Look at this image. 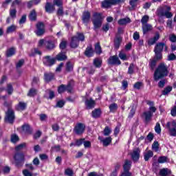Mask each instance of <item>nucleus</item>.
Returning a JSON list of instances; mask_svg holds the SVG:
<instances>
[{
	"mask_svg": "<svg viewBox=\"0 0 176 176\" xmlns=\"http://www.w3.org/2000/svg\"><path fill=\"white\" fill-rule=\"evenodd\" d=\"M8 94L10 96L13 93V86L11 84L7 85V89H6Z\"/></svg>",
	"mask_w": 176,
	"mask_h": 176,
	"instance_id": "864d4df0",
	"label": "nucleus"
},
{
	"mask_svg": "<svg viewBox=\"0 0 176 176\" xmlns=\"http://www.w3.org/2000/svg\"><path fill=\"white\" fill-rule=\"evenodd\" d=\"M176 60V56L174 54H170L168 56V61H174Z\"/></svg>",
	"mask_w": 176,
	"mask_h": 176,
	"instance_id": "774afa93",
	"label": "nucleus"
},
{
	"mask_svg": "<svg viewBox=\"0 0 176 176\" xmlns=\"http://www.w3.org/2000/svg\"><path fill=\"white\" fill-rule=\"evenodd\" d=\"M29 19L30 21H36V12L35 10H32L30 14H29Z\"/></svg>",
	"mask_w": 176,
	"mask_h": 176,
	"instance_id": "f704fd0d",
	"label": "nucleus"
},
{
	"mask_svg": "<svg viewBox=\"0 0 176 176\" xmlns=\"http://www.w3.org/2000/svg\"><path fill=\"white\" fill-rule=\"evenodd\" d=\"M74 70V65L71 61H68L66 63V71L67 72H71V71Z\"/></svg>",
	"mask_w": 176,
	"mask_h": 176,
	"instance_id": "ea45409f",
	"label": "nucleus"
},
{
	"mask_svg": "<svg viewBox=\"0 0 176 176\" xmlns=\"http://www.w3.org/2000/svg\"><path fill=\"white\" fill-rule=\"evenodd\" d=\"M173 90V87L168 86L164 88V89L162 91V96H167L168 93H170Z\"/></svg>",
	"mask_w": 176,
	"mask_h": 176,
	"instance_id": "79ce46f5",
	"label": "nucleus"
},
{
	"mask_svg": "<svg viewBox=\"0 0 176 176\" xmlns=\"http://www.w3.org/2000/svg\"><path fill=\"white\" fill-rule=\"evenodd\" d=\"M129 23H131V19H130V18H124L118 21V24L120 25H126V24H129Z\"/></svg>",
	"mask_w": 176,
	"mask_h": 176,
	"instance_id": "7c9ffc66",
	"label": "nucleus"
},
{
	"mask_svg": "<svg viewBox=\"0 0 176 176\" xmlns=\"http://www.w3.org/2000/svg\"><path fill=\"white\" fill-rule=\"evenodd\" d=\"M26 146H27L26 143L20 144L19 145L15 147V151L16 152H20V151H23V149H24V148H26Z\"/></svg>",
	"mask_w": 176,
	"mask_h": 176,
	"instance_id": "37998d69",
	"label": "nucleus"
},
{
	"mask_svg": "<svg viewBox=\"0 0 176 176\" xmlns=\"http://www.w3.org/2000/svg\"><path fill=\"white\" fill-rule=\"evenodd\" d=\"M109 108L110 109V112H116V111L118 110V104L116 103L111 104Z\"/></svg>",
	"mask_w": 176,
	"mask_h": 176,
	"instance_id": "a18cd8bd",
	"label": "nucleus"
},
{
	"mask_svg": "<svg viewBox=\"0 0 176 176\" xmlns=\"http://www.w3.org/2000/svg\"><path fill=\"white\" fill-rule=\"evenodd\" d=\"M168 76V67L167 65L164 64V63H161L158 67L156 68L153 78L155 82L160 80V79H163V78H166V76Z\"/></svg>",
	"mask_w": 176,
	"mask_h": 176,
	"instance_id": "f257e3e1",
	"label": "nucleus"
},
{
	"mask_svg": "<svg viewBox=\"0 0 176 176\" xmlns=\"http://www.w3.org/2000/svg\"><path fill=\"white\" fill-rule=\"evenodd\" d=\"M95 52L96 54H101V53H102V50H101V45H100V43H97L95 45Z\"/></svg>",
	"mask_w": 176,
	"mask_h": 176,
	"instance_id": "c03bdc74",
	"label": "nucleus"
},
{
	"mask_svg": "<svg viewBox=\"0 0 176 176\" xmlns=\"http://www.w3.org/2000/svg\"><path fill=\"white\" fill-rule=\"evenodd\" d=\"M152 148L155 152H157V151H159V142L155 141L152 145Z\"/></svg>",
	"mask_w": 176,
	"mask_h": 176,
	"instance_id": "052dcab7",
	"label": "nucleus"
},
{
	"mask_svg": "<svg viewBox=\"0 0 176 176\" xmlns=\"http://www.w3.org/2000/svg\"><path fill=\"white\" fill-rule=\"evenodd\" d=\"M28 96L29 97H34V96H36V89L32 88L31 89H30Z\"/></svg>",
	"mask_w": 176,
	"mask_h": 176,
	"instance_id": "3c124183",
	"label": "nucleus"
},
{
	"mask_svg": "<svg viewBox=\"0 0 176 176\" xmlns=\"http://www.w3.org/2000/svg\"><path fill=\"white\" fill-rule=\"evenodd\" d=\"M164 7H160L156 11V14L158 17H164Z\"/></svg>",
	"mask_w": 176,
	"mask_h": 176,
	"instance_id": "72a5a7b5",
	"label": "nucleus"
},
{
	"mask_svg": "<svg viewBox=\"0 0 176 176\" xmlns=\"http://www.w3.org/2000/svg\"><path fill=\"white\" fill-rule=\"evenodd\" d=\"M79 46V40L76 38V37H72V41L70 42V47L72 49H76Z\"/></svg>",
	"mask_w": 176,
	"mask_h": 176,
	"instance_id": "a211bd4d",
	"label": "nucleus"
},
{
	"mask_svg": "<svg viewBox=\"0 0 176 176\" xmlns=\"http://www.w3.org/2000/svg\"><path fill=\"white\" fill-rule=\"evenodd\" d=\"M85 69H87V73L89 74V75H93V74L96 72V69L93 66H91L90 67L82 68V71H85Z\"/></svg>",
	"mask_w": 176,
	"mask_h": 176,
	"instance_id": "a19ab883",
	"label": "nucleus"
},
{
	"mask_svg": "<svg viewBox=\"0 0 176 176\" xmlns=\"http://www.w3.org/2000/svg\"><path fill=\"white\" fill-rule=\"evenodd\" d=\"M24 63H25L24 59L19 60L16 65V68H21L22 65H24Z\"/></svg>",
	"mask_w": 176,
	"mask_h": 176,
	"instance_id": "338daca9",
	"label": "nucleus"
},
{
	"mask_svg": "<svg viewBox=\"0 0 176 176\" xmlns=\"http://www.w3.org/2000/svg\"><path fill=\"white\" fill-rule=\"evenodd\" d=\"M167 162V157L166 156H161L158 158V163L163 164Z\"/></svg>",
	"mask_w": 176,
	"mask_h": 176,
	"instance_id": "0e129e2a",
	"label": "nucleus"
},
{
	"mask_svg": "<svg viewBox=\"0 0 176 176\" xmlns=\"http://www.w3.org/2000/svg\"><path fill=\"white\" fill-rule=\"evenodd\" d=\"M90 19H91V13L87 10L84 11L82 15V23L87 25L89 24Z\"/></svg>",
	"mask_w": 176,
	"mask_h": 176,
	"instance_id": "ddd939ff",
	"label": "nucleus"
},
{
	"mask_svg": "<svg viewBox=\"0 0 176 176\" xmlns=\"http://www.w3.org/2000/svg\"><path fill=\"white\" fill-rule=\"evenodd\" d=\"M92 118L97 119L101 116V109H95L91 113Z\"/></svg>",
	"mask_w": 176,
	"mask_h": 176,
	"instance_id": "c756f323",
	"label": "nucleus"
},
{
	"mask_svg": "<svg viewBox=\"0 0 176 176\" xmlns=\"http://www.w3.org/2000/svg\"><path fill=\"white\" fill-rule=\"evenodd\" d=\"M59 47H60V49H61V50H64V49H66L67 48V41H62L59 45Z\"/></svg>",
	"mask_w": 176,
	"mask_h": 176,
	"instance_id": "680f3d73",
	"label": "nucleus"
},
{
	"mask_svg": "<svg viewBox=\"0 0 176 176\" xmlns=\"http://www.w3.org/2000/svg\"><path fill=\"white\" fill-rule=\"evenodd\" d=\"M167 52L168 47L165 43L160 42L157 43L154 47L155 56L157 60H162L163 58V50Z\"/></svg>",
	"mask_w": 176,
	"mask_h": 176,
	"instance_id": "f03ea898",
	"label": "nucleus"
},
{
	"mask_svg": "<svg viewBox=\"0 0 176 176\" xmlns=\"http://www.w3.org/2000/svg\"><path fill=\"white\" fill-rule=\"evenodd\" d=\"M128 74L129 75H133L134 74V64H130L129 69H128Z\"/></svg>",
	"mask_w": 176,
	"mask_h": 176,
	"instance_id": "4d7b16f0",
	"label": "nucleus"
},
{
	"mask_svg": "<svg viewBox=\"0 0 176 176\" xmlns=\"http://www.w3.org/2000/svg\"><path fill=\"white\" fill-rule=\"evenodd\" d=\"M140 153H141V150H140V148L133 149V152L130 153L131 158L134 163H137V162L140 160Z\"/></svg>",
	"mask_w": 176,
	"mask_h": 176,
	"instance_id": "f8f14e48",
	"label": "nucleus"
},
{
	"mask_svg": "<svg viewBox=\"0 0 176 176\" xmlns=\"http://www.w3.org/2000/svg\"><path fill=\"white\" fill-rule=\"evenodd\" d=\"M22 173L24 176H34L32 173H31L28 169H24Z\"/></svg>",
	"mask_w": 176,
	"mask_h": 176,
	"instance_id": "e2e57ef3",
	"label": "nucleus"
},
{
	"mask_svg": "<svg viewBox=\"0 0 176 176\" xmlns=\"http://www.w3.org/2000/svg\"><path fill=\"white\" fill-rule=\"evenodd\" d=\"M17 14V10L16 9L10 10V16L12 19H16V15Z\"/></svg>",
	"mask_w": 176,
	"mask_h": 176,
	"instance_id": "603ef678",
	"label": "nucleus"
},
{
	"mask_svg": "<svg viewBox=\"0 0 176 176\" xmlns=\"http://www.w3.org/2000/svg\"><path fill=\"white\" fill-rule=\"evenodd\" d=\"M102 64V60L98 58H96L94 60V65H95L96 68H100Z\"/></svg>",
	"mask_w": 176,
	"mask_h": 176,
	"instance_id": "4c0bfd02",
	"label": "nucleus"
},
{
	"mask_svg": "<svg viewBox=\"0 0 176 176\" xmlns=\"http://www.w3.org/2000/svg\"><path fill=\"white\" fill-rule=\"evenodd\" d=\"M160 176L171 175V170L167 168H164L160 170Z\"/></svg>",
	"mask_w": 176,
	"mask_h": 176,
	"instance_id": "b1692460",
	"label": "nucleus"
},
{
	"mask_svg": "<svg viewBox=\"0 0 176 176\" xmlns=\"http://www.w3.org/2000/svg\"><path fill=\"white\" fill-rule=\"evenodd\" d=\"M22 130L25 134H32V129L28 124H25L22 126Z\"/></svg>",
	"mask_w": 176,
	"mask_h": 176,
	"instance_id": "4be33fe9",
	"label": "nucleus"
},
{
	"mask_svg": "<svg viewBox=\"0 0 176 176\" xmlns=\"http://www.w3.org/2000/svg\"><path fill=\"white\" fill-rule=\"evenodd\" d=\"M118 56L121 60H126L128 59L127 55L126 54L123 53V52H120L118 54Z\"/></svg>",
	"mask_w": 176,
	"mask_h": 176,
	"instance_id": "bf43d9fd",
	"label": "nucleus"
},
{
	"mask_svg": "<svg viewBox=\"0 0 176 176\" xmlns=\"http://www.w3.org/2000/svg\"><path fill=\"white\" fill-rule=\"evenodd\" d=\"M142 31L143 34H147V32H149V31H152V26L149 23H145L142 25Z\"/></svg>",
	"mask_w": 176,
	"mask_h": 176,
	"instance_id": "393cba45",
	"label": "nucleus"
},
{
	"mask_svg": "<svg viewBox=\"0 0 176 176\" xmlns=\"http://www.w3.org/2000/svg\"><path fill=\"white\" fill-rule=\"evenodd\" d=\"M85 105L87 108V109H91L94 107L96 105V102L93 100V99L87 100L85 101Z\"/></svg>",
	"mask_w": 176,
	"mask_h": 176,
	"instance_id": "5701e85b",
	"label": "nucleus"
},
{
	"mask_svg": "<svg viewBox=\"0 0 176 176\" xmlns=\"http://www.w3.org/2000/svg\"><path fill=\"white\" fill-rule=\"evenodd\" d=\"M107 64L108 65H120V64H122V62L120 61V59H119V57H118L117 55H114L109 58V59L107 60Z\"/></svg>",
	"mask_w": 176,
	"mask_h": 176,
	"instance_id": "9d476101",
	"label": "nucleus"
},
{
	"mask_svg": "<svg viewBox=\"0 0 176 176\" xmlns=\"http://www.w3.org/2000/svg\"><path fill=\"white\" fill-rule=\"evenodd\" d=\"M56 60L58 61H65V60H67V55H65V52H60L59 54H58L56 56Z\"/></svg>",
	"mask_w": 176,
	"mask_h": 176,
	"instance_id": "6ab92c4d",
	"label": "nucleus"
},
{
	"mask_svg": "<svg viewBox=\"0 0 176 176\" xmlns=\"http://www.w3.org/2000/svg\"><path fill=\"white\" fill-rule=\"evenodd\" d=\"M56 14L57 16H64V8L63 6L58 8Z\"/></svg>",
	"mask_w": 176,
	"mask_h": 176,
	"instance_id": "5fc2aeb1",
	"label": "nucleus"
},
{
	"mask_svg": "<svg viewBox=\"0 0 176 176\" xmlns=\"http://www.w3.org/2000/svg\"><path fill=\"white\" fill-rule=\"evenodd\" d=\"M166 129L168 130L169 135L176 137V122H168L166 123Z\"/></svg>",
	"mask_w": 176,
	"mask_h": 176,
	"instance_id": "0eeeda50",
	"label": "nucleus"
},
{
	"mask_svg": "<svg viewBox=\"0 0 176 176\" xmlns=\"http://www.w3.org/2000/svg\"><path fill=\"white\" fill-rule=\"evenodd\" d=\"M65 175H68V176H73L74 175V170L71 168H67L65 170Z\"/></svg>",
	"mask_w": 176,
	"mask_h": 176,
	"instance_id": "13d9d810",
	"label": "nucleus"
},
{
	"mask_svg": "<svg viewBox=\"0 0 176 176\" xmlns=\"http://www.w3.org/2000/svg\"><path fill=\"white\" fill-rule=\"evenodd\" d=\"M53 3L54 6H58V8H60L63 6V0H54Z\"/></svg>",
	"mask_w": 176,
	"mask_h": 176,
	"instance_id": "8fccbe9b",
	"label": "nucleus"
},
{
	"mask_svg": "<svg viewBox=\"0 0 176 176\" xmlns=\"http://www.w3.org/2000/svg\"><path fill=\"white\" fill-rule=\"evenodd\" d=\"M158 39H160V34L157 32L155 36L148 40V43L150 46H152V45H155L157 42Z\"/></svg>",
	"mask_w": 176,
	"mask_h": 176,
	"instance_id": "4468645a",
	"label": "nucleus"
},
{
	"mask_svg": "<svg viewBox=\"0 0 176 176\" xmlns=\"http://www.w3.org/2000/svg\"><path fill=\"white\" fill-rule=\"evenodd\" d=\"M19 141V136L17 135H12L11 136V142L16 144Z\"/></svg>",
	"mask_w": 176,
	"mask_h": 176,
	"instance_id": "69168bd1",
	"label": "nucleus"
},
{
	"mask_svg": "<svg viewBox=\"0 0 176 176\" xmlns=\"http://www.w3.org/2000/svg\"><path fill=\"white\" fill-rule=\"evenodd\" d=\"M111 132L112 131L110 129L109 126H105L104 129L103 130V135L105 137H108Z\"/></svg>",
	"mask_w": 176,
	"mask_h": 176,
	"instance_id": "49530a36",
	"label": "nucleus"
},
{
	"mask_svg": "<svg viewBox=\"0 0 176 176\" xmlns=\"http://www.w3.org/2000/svg\"><path fill=\"white\" fill-rule=\"evenodd\" d=\"M122 38L120 35H116L114 38V47L118 50L119 47H120V45L122 44Z\"/></svg>",
	"mask_w": 176,
	"mask_h": 176,
	"instance_id": "2eb2a0df",
	"label": "nucleus"
},
{
	"mask_svg": "<svg viewBox=\"0 0 176 176\" xmlns=\"http://www.w3.org/2000/svg\"><path fill=\"white\" fill-rule=\"evenodd\" d=\"M74 37H76V39H78V42L80 41V42L85 41V34L83 33L77 32L76 36H74Z\"/></svg>",
	"mask_w": 176,
	"mask_h": 176,
	"instance_id": "58836bf2",
	"label": "nucleus"
},
{
	"mask_svg": "<svg viewBox=\"0 0 176 176\" xmlns=\"http://www.w3.org/2000/svg\"><path fill=\"white\" fill-rule=\"evenodd\" d=\"M44 79L45 82H50L54 79V74L53 73L44 74Z\"/></svg>",
	"mask_w": 176,
	"mask_h": 176,
	"instance_id": "cd10ccee",
	"label": "nucleus"
},
{
	"mask_svg": "<svg viewBox=\"0 0 176 176\" xmlns=\"http://www.w3.org/2000/svg\"><path fill=\"white\" fill-rule=\"evenodd\" d=\"M27 108V103L24 102H19L16 106V111H24Z\"/></svg>",
	"mask_w": 176,
	"mask_h": 176,
	"instance_id": "bb28decb",
	"label": "nucleus"
},
{
	"mask_svg": "<svg viewBox=\"0 0 176 176\" xmlns=\"http://www.w3.org/2000/svg\"><path fill=\"white\" fill-rule=\"evenodd\" d=\"M14 31H16V26L12 25L8 28L6 32H7V34H10L12 32H14Z\"/></svg>",
	"mask_w": 176,
	"mask_h": 176,
	"instance_id": "6e6d98bb",
	"label": "nucleus"
},
{
	"mask_svg": "<svg viewBox=\"0 0 176 176\" xmlns=\"http://www.w3.org/2000/svg\"><path fill=\"white\" fill-rule=\"evenodd\" d=\"M132 163L133 162L129 160H126L124 162V164L123 166L124 171H130V168H131Z\"/></svg>",
	"mask_w": 176,
	"mask_h": 176,
	"instance_id": "a878e982",
	"label": "nucleus"
},
{
	"mask_svg": "<svg viewBox=\"0 0 176 176\" xmlns=\"http://www.w3.org/2000/svg\"><path fill=\"white\" fill-rule=\"evenodd\" d=\"M15 53L16 49H14V47H11L6 51V57H12V56H14Z\"/></svg>",
	"mask_w": 176,
	"mask_h": 176,
	"instance_id": "c9c22d12",
	"label": "nucleus"
},
{
	"mask_svg": "<svg viewBox=\"0 0 176 176\" xmlns=\"http://www.w3.org/2000/svg\"><path fill=\"white\" fill-rule=\"evenodd\" d=\"M153 157V152L152 151H148L147 153H144V157L145 162H148L151 157Z\"/></svg>",
	"mask_w": 176,
	"mask_h": 176,
	"instance_id": "e433bc0d",
	"label": "nucleus"
},
{
	"mask_svg": "<svg viewBox=\"0 0 176 176\" xmlns=\"http://www.w3.org/2000/svg\"><path fill=\"white\" fill-rule=\"evenodd\" d=\"M93 47H91V46H89L86 48V50L85 52V55L87 57H91L93 56Z\"/></svg>",
	"mask_w": 176,
	"mask_h": 176,
	"instance_id": "2f4dec72",
	"label": "nucleus"
},
{
	"mask_svg": "<svg viewBox=\"0 0 176 176\" xmlns=\"http://www.w3.org/2000/svg\"><path fill=\"white\" fill-rule=\"evenodd\" d=\"M143 116H144L146 122H150L151 119H152V116H153V113L151 111H145L143 113Z\"/></svg>",
	"mask_w": 176,
	"mask_h": 176,
	"instance_id": "c85d7f7f",
	"label": "nucleus"
},
{
	"mask_svg": "<svg viewBox=\"0 0 176 176\" xmlns=\"http://www.w3.org/2000/svg\"><path fill=\"white\" fill-rule=\"evenodd\" d=\"M14 160L15 162V164L17 167H22V166L24 164V162L25 161V155H24V153L16 152L14 155Z\"/></svg>",
	"mask_w": 176,
	"mask_h": 176,
	"instance_id": "39448f33",
	"label": "nucleus"
},
{
	"mask_svg": "<svg viewBox=\"0 0 176 176\" xmlns=\"http://www.w3.org/2000/svg\"><path fill=\"white\" fill-rule=\"evenodd\" d=\"M16 119V116H14V110L12 107H8V110L6 111V116L4 118L5 123H9V124H13L14 123V120Z\"/></svg>",
	"mask_w": 176,
	"mask_h": 176,
	"instance_id": "20e7f679",
	"label": "nucleus"
},
{
	"mask_svg": "<svg viewBox=\"0 0 176 176\" xmlns=\"http://www.w3.org/2000/svg\"><path fill=\"white\" fill-rule=\"evenodd\" d=\"M98 140L100 141V142H102L103 146H108L112 142V138L108 137L105 139H102L101 136L98 137Z\"/></svg>",
	"mask_w": 176,
	"mask_h": 176,
	"instance_id": "dca6fc26",
	"label": "nucleus"
},
{
	"mask_svg": "<svg viewBox=\"0 0 176 176\" xmlns=\"http://www.w3.org/2000/svg\"><path fill=\"white\" fill-rule=\"evenodd\" d=\"M159 60H162V59H157L156 58V56H154V58L153 60H151L150 62V68L151 69V71H153V69H155V67H156V63H157V61H159Z\"/></svg>",
	"mask_w": 176,
	"mask_h": 176,
	"instance_id": "473e14b6",
	"label": "nucleus"
},
{
	"mask_svg": "<svg viewBox=\"0 0 176 176\" xmlns=\"http://www.w3.org/2000/svg\"><path fill=\"white\" fill-rule=\"evenodd\" d=\"M45 8V12H47V13H53V12L55 10L54 5L49 2L46 3Z\"/></svg>",
	"mask_w": 176,
	"mask_h": 176,
	"instance_id": "aec40b11",
	"label": "nucleus"
},
{
	"mask_svg": "<svg viewBox=\"0 0 176 176\" xmlns=\"http://www.w3.org/2000/svg\"><path fill=\"white\" fill-rule=\"evenodd\" d=\"M164 8L166 10L164 16L166 17V19H171V17H173V13L170 12L171 10V7L168 6H164Z\"/></svg>",
	"mask_w": 176,
	"mask_h": 176,
	"instance_id": "f3484780",
	"label": "nucleus"
},
{
	"mask_svg": "<svg viewBox=\"0 0 176 176\" xmlns=\"http://www.w3.org/2000/svg\"><path fill=\"white\" fill-rule=\"evenodd\" d=\"M155 131L157 134H160L162 133V128L160 127V123L157 122L155 126Z\"/></svg>",
	"mask_w": 176,
	"mask_h": 176,
	"instance_id": "09e8293b",
	"label": "nucleus"
},
{
	"mask_svg": "<svg viewBox=\"0 0 176 176\" xmlns=\"http://www.w3.org/2000/svg\"><path fill=\"white\" fill-rule=\"evenodd\" d=\"M37 36H42L46 32V29L45 28V23L39 21L36 24V30L34 31Z\"/></svg>",
	"mask_w": 176,
	"mask_h": 176,
	"instance_id": "423d86ee",
	"label": "nucleus"
},
{
	"mask_svg": "<svg viewBox=\"0 0 176 176\" xmlns=\"http://www.w3.org/2000/svg\"><path fill=\"white\" fill-rule=\"evenodd\" d=\"M43 63L47 67H52V65L56 64V58H52L50 56H46L43 58Z\"/></svg>",
	"mask_w": 176,
	"mask_h": 176,
	"instance_id": "9b49d317",
	"label": "nucleus"
},
{
	"mask_svg": "<svg viewBox=\"0 0 176 176\" xmlns=\"http://www.w3.org/2000/svg\"><path fill=\"white\" fill-rule=\"evenodd\" d=\"M148 21H149V16L148 15H144L141 19V23L142 25L148 24Z\"/></svg>",
	"mask_w": 176,
	"mask_h": 176,
	"instance_id": "de8ad7c7",
	"label": "nucleus"
},
{
	"mask_svg": "<svg viewBox=\"0 0 176 176\" xmlns=\"http://www.w3.org/2000/svg\"><path fill=\"white\" fill-rule=\"evenodd\" d=\"M45 46L47 50H53L56 47L54 42L52 41H47L45 42Z\"/></svg>",
	"mask_w": 176,
	"mask_h": 176,
	"instance_id": "412c9836",
	"label": "nucleus"
},
{
	"mask_svg": "<svg viewBox=\"0 0 176 176\" xmlns=\"http://www.w3.org/2000/svg\"><path fill=\"white\" fill-rule=\"evenodd\" d=\"M93 16L92 23L94 24V30L96 31L101 28V25H102V14H101V13L95 12Z\"/></svg>",
	"mask_w": 176,
	"mask_h": 176,
	"instance_id": "7ed1b4c3",
	"label": "nucleus"
},
{
	"mask_svg": "<svg viewBox=\"0 0 176 176\" xmlns=\"http://www.w3.org/2000/svg\"><path fill=\"white\" fill-rule=\"evenodd\" d=\"M86 130V125L82 122L77 123L74 129V132L77 135H82Z\"/></svg>",
	"mask_w": 176,
	"mask_h": 176,
	"instance_id": "1a4fd4ad",
	"label": "nucleus"
},
{
	"mask_svg": "<svg viewBox=\"0 0 176 176\" xmlns=\"http://www.w3.org/2000/svg\"><path fill=\"white\" fill-rule=\"evenodd\" d=\"M124 0H104L102 2V8H111L112 5H118L119 3H123Z\"/></svg>",
	"mask_w": 176,
	"mask_h": 176,
	"instance_id": "6e6552de",
	"label": "nucleus"
}]
</instances>
